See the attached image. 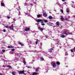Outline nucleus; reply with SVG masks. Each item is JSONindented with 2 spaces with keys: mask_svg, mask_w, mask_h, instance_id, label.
Here are the masks:
<instances>
[{
  "mask_svg": "<svg viewBox=\"0 0 75 75\" xmlns=\"http://www.w3.org/2000/svg\"><path fill=\"white\" fill-rule=\"evenodd\" d=\"M19 74H24V70H23L22 71H19L18 72Z\"/></svg>",
  "mask_w": 75,
  "mask_h": 75,
  "instance_id": "7ed1b4c3",
  "label": "nucleus"
},
{
  "mask_svg": "<svg viewBox=\"0 0 75 75\" xmlns=\"http://www.w3.org/2000/svg\"><path fill=\"white\" fill-rule=\"evenodd\" d=\"M6 17L8 19H10V16H6Z\"/></svg>",
  "mask_w": 75,
  "mask_h": 75,
  "instance_id": "7c9ffc66",
  "label": "nucleus"
},
{
  "mask_svg": "<svg viewBox=\"0 0 75 75\" xmlns=\"http://www.w3.org/2000/svg\"><path fill=\"white\" fill-rule=\"evenodd\" d=\"M28 68H30V67H29V66H28Z\"/></svg>",
  "mask_w": 75,
  "mask_h": 75,
  "instance_id": "49530a36",
  "label": "nucleus"
},
{
  "mask_svg": "<svg viewBox=\"0 0 75 75\" xmlns=\"http://www.w3.org/2000/svg\"><path fill=\"white\" fill-rule=\"evenodd\" d=\"M13 48V46L11 47V48Z\"/></svg>",
  "mask_w": 75,
  "mask_h": 75,
  "instance_id": "a18cd8bd",
  "label": "nucleus"
},
{
  "mask_svg": "<svg viewBox=\"0 0 75 75\" xmlns=\"http://www.w3.org/2000/svg\"><path fill=\"white\" fill-rule=\"evenodd\" d=\"M38 71H39V68H38L36 69V72H38Z\"/></svg>",
  "mask_w": 75,
  "mask_h": 75,
  "instance_id": "aec40b11",
  "label": "nucleus"
},
{
  "mask_svg": "<svg viewBox=\"0 0 75 75\" xmlns=\"http://www.w3.org/2000/svg\"><path fill=\"white\" fill-rule=\"evenodd\" d=\"M43 15L44 17H47V14L45 13H43Z\"/></svg>",
  "mask_w": 75,
  "mask_h": 75,
  "instance_id": "1a4fd4ad",
  "label": "nucleus"
},
{
  "mask_svg": "<svg viewBox=\"0 0 75 75\" xmlns=\"http://www.w3.org/2000/svg\"><path fill=\"white\" fill-rule=\"evenodd\" d=\"M11 51H14V49H11Z\"/></svg>",
  "mask_w": 75,
  "mask_h": 75,
  "instance_id": "c9c22d12",
  "label": "nucleus"
},
{
  "mask_svg": "<svg viewBox=\"0 0 75 75\" xmlns=\"http://www.w3.org/2000/svg\"><path fill=\"white\" fill-rule=\"evenodd\" d=\"M41 23H44V22H43V21L42 20V21H41Z\"/></svg>",
  "mask_w": 75,
  "mask_h": 75,
  "instance_id": "f704fd0d",
  "label": "nucleus"
},
{
  "mask_svg": "<svg viewBox=\"0 0 75 75\" xmlns=\"http://www.w3.org/2000/svg\"><path fill=\"white\" fill-rule=\"evenodd\" d=\"M48 18L50 20H51V19H52L53 18L51 16H49Z\"/></svg>",
  "mask_w": 75,
  "mask_h": 75,
  "instance_id": "f8f14e48",
  "label": "nucleus"
},
{
  "mask_svg": "<svg viewBox=\"0 0 75 75\" xmlns=\"http://www.w3.org/2000/svg\"><path fill=\"white\" fill-rule=\"evenodd\" d=\"M61 12L62 13H63V10L62 9H61Z\"/></svg>",
  "mask_w": 75,
  "mask_h": 75,
  "instance_id": "c85d7f7f",
  "label": "nucleus"
},
{
  "mask_svg": "<svg viewBox=\"0 0 75 75\" xmlns=\"http://www.w3.org/2000/svg\"><path fill=\"white\" fill-rule=\"evenodd\" d=\"M20 14V12H19V14H18V16Z\"/></svg>",
  "mask_w": 75,
  "mask_h": 75,
  "instance_id": "58836bf2",
  "label": "nucleus"
},
{
  "mask_svg": "<svg viewBox=\"0 0 75 75\" xmlns=\"http://www.w3.org/2000/svg\"><path fill=\"white\" fill-rule=\"evenodd\" d=\"M70 50L71 52H74V51L73 50V49H71Z\"/></svg>",
  "mask_w": 75,
  "mask_h": 75,
  "instance_id": "bb28decb",
  "label": "nucleus"
},
{
  "mask_svg": "<svg viewBox=\"0 0 75 75\" xmlns=\"http://www.w3.org/2000/svg\"><path fill=\"white\" fill-rule=\"evenodd\" d=\"M40 24V23H36L37 25H38Z\"/></svg>",
  "mask_w": 75,
  "mask_h": 75,
  "instance_id": "79ce46f5",
  "label": "nucleus"
},
{
  "mask_svg": "<svg viewBox=\"0 0 75 75\" xmlns=\"http://www.w3.org/2000/svg\"><path fill=\"white\" fill-rule=\"evenodd\" d=\"M37 16L38 18H40V17L42 16V14H39L38 15H37Z\"/></svg>",
  "mask_w": 75,
  "mask_h": 75,
  "instance_id": "0eeeda50",
  "label": "nucleus"
},
{
  "mask_svg": "<svg viewBox=\"0 0 75 75\" xmlns=\"http://www.w3.org/2000/svg\"><path fill=\"white\" fill-rule=\"evenodd\" d=\"M56 41L57 42H58V43L59 42V40L57 39V40H56Z\"/></svg>",
  "mask_w": 75,
  "mask_h": 75,
  "instance_id": "393cba45",
  "label": "nucleus"
},
{
  "mask_svg": "<svg viewBox=\"0 0 75 75\" xmlns=\"http://www.w3.org/2000/svg\"><path fill=\"white\" fill-rule=\"evenodd\" d=\"M8 48H11V46H8Z\"/></svg>",
  "mask_w": 75,
  "mask_h": 75,
  "instance_id": "72a5a7b5",
  "label": "nucleus"
},
{
  "mask_svg": "<svg viewBox=\"0 0 75 75\" xmlns=\"http://www.w3.org/2000/svg\"><path fill=\"white\" fill-rule=\"evenodd\" d=\"M23 62L24 63V65H26V62H25V61H23Z\"/></svg>",
  "mask_w": 75,
  "mask_h": 75,
  "instance_id": "5701e85b",
  "label": "nucleus"
},
{
  "mask_svg": "<svg viewBox=\"0 0 75 75\" xmlns=\"http://www.w3.org/2000/svg\"><path fill=\"white\" fill-rule=\"evenodd\" d=\"M62 1H63V2H64V1H65V0H62Z\"/></svg>",
  "mask_w": 75,
  "mask_h": 75,
  "instance_id": "c03bdc74",
  "label": "nucleus"
},
{
  "mask_svg": "<svg viewBox=\"0 0 75 75\" xmlns=\"http://www.w3.org/2000/svg\"><path fill=\"white\" fill-rule=\"evenodd\" d=\"M50 21H52V20H50Z\"/></svg>",
  "mask_w": 75,
  "mask_h": 75,
  "instance_id": "5fc2aeb1",
  "label": "nucleus"
},
{
  "mask_svg": "<svg viewBox=\"0 0 75 75\" xmlns=\"http://www.w3.org/2000/svg\"><path fill=\"white\" fill-rule=\"evenodd\" d=\"M25 30L26 31H29L30 30V28H27L25 29Z\"/></svg>",
  "mask_w": 75,
  "mask_h": 75,
  "instance_id": "9d476101",
  "label": "nucleus"
},
{
  "mask_svg": "<svg viewBox=\"0 0 75 75\" xmlns=\"http://www.w3.org/2000/svg\"><path fill=\"white\" fill-rule=\"evenodd\" d=\"M2 52H3L4 53V52H5V50H2Z\"/></svg>",
  "mask_w": 75,
  "mask_h": 75,
  "instance_id": "cd10ccee",
  "label": "nucleus"
},
{
  "mask_svg": "<svg viewBox=\"0 0 75 75\" xmlns=\"http://www.w3.org/2000/svg\"><path fill=\"white\" fill-rule=\"evenodd\" d=\"M14 21H16V20H15V19H14Z\"/></svg>",
  "mask_w": 75,
  "mask_h": 75,
  "instance_id": "603ef678",
  "label": "nucleus"
},
{
  "mask_svg": "<svg viewBox=\"0 0 75 75\" xmlns=\"http://www.w3.org/2000/svg\"><path fill=\"white\" fill-rule=\"evenodd\" d=\"M61 37H62V38H65V37H66L64 35H61Z\"/></svg>",
  "mask_w": 75,
  "mask_h": 75,
  "instance_id": "dca6fc26",
  "label": "nucleus"
},
{
  "mask_svg": "<svg viewBox=\"0 0 75 75\" xmlns=\"http://www.w3.org/2000/svg\"><path fill=\"white\" fill-rule=\"evenodd\" d=\"M1 6H2L3 7H4V6H5V5L3 2H1Z\"/></svg>",
  "mask_w": 75,
  "mask_h": 75,
  "instance_id": "6e6552de",
  "label": "nucleus"
},
{
  "mask_svg": "<svg viewBox=\"0 0 75 75\" xmlns=\"http://www.w3.org/2000/svg\"><path fill=\"white\" fill-rule=\"evenodd\" d=\"M8 68H11V66L8 65Z\"/></svg>",
  "mask_w": 75,
  "mask_h": 75,
  "instance_id": "a878e982",
  "label": "nucleus"
},
{
  "mask_svg": "<svg viewBox=\"0 0 75 75\" xmlns=\"http://www.w3.org/2000/svg\"><path fill=\"white\" fill-rule=\"evenodd\" d=\"M3 74L2 73H0V75H3Z\"/></svg>",
  "mask_w": 75,
  "mask_h": 75,
  "instance_id": "37998d69",
  "label": "nucleus"
},
{
  "mask_svg": "<svg viewBox=\"0 0 75 75\" xmlns=\"http://www.w3.org/2000/svg\"><path fill=\"white\" fill-rule=\"evenodd\" d=\"M3 67H5V65H3Z\"/></svg>",
  "mask_w": 75,
  "mask_h": 75,
  "instance_id": "09e8293b",
  "label": "nucleus"
},
{
  "mask_svg": "<svg viewBox=\"0 0 75 75\" xmlns=\"http://www.w3.org/2000/svg\"><path fill=\"white\" fill-rule=\"evenodd\" d=\"M67 13H69V9L67 8Z\"/></svg>",
  "mask_w": 75,
  "mask_h": 75,
  "instance_id": "6ab92c4d",
  "label": "nucleus"
},
{
  "mask_svg": "<svg viewBox=\"0 0 75 75\" xmlns=\"http://www.w3.org/2000/svg\"><path fill=\"white\" fill-rule=\"evenodd\" d=\"M40 45H41V46L42 45V44L41 43H40Z\"/></svg>",
  "mask_w": 75,
  "mask_h": 75,
  "instance_id": "8fccbe9b",
  "label": "nucleus"
},
{
  "mask_svg": "<svg viewBox=\"0 0 75 75\" xmlns=\"http://www.w3.org/2000/svg\"><path fill=\"white\" fill-rule=\"evenodd\" d=\"M12 74L13 75H15V74H16V72H15V71H14V72H12Z\"/></svg>",
  "mask_w": 75,
  "mask_h": 75,
  "instance_id": "4be33fe9",
  "label": "nucleus"
},
{
  "mask_svg": "<svg viewBox=\"0 0 75 75\" xmlns=\"http://www.w3.org/2000/svg\"><path fill=\"white\" fill-rule=\"evenodd\" d=\"M14 21H13V22H12V23H14Z\"/></svg>",
  "mask_w": 75,
  "mask_h": 75,
  "instance_id": "3c124183",
  "label": "nucleus"
},
{
  "mask_svg": "<svg viewBox=\"0 0 75 75\" xmlns=\"http://www.w3.org/2000/svg\"><path fill=\"white\" fill-rule=\"evenodd\" d=\"M65 55L66 56L68 55V53H67V52H65Z\"/></svg>",
  "mask_w": 75,
  "mask_h": 75,
  "instance_id": "2f4dec72",
  "label": "nucleus"
},
{
  "mask_svg": "<svg viewBox=\"0 0 75 75\" xmlns=\"http://www.w3.org/2000/svg\"><path fill=\"white\" fill-rule=\"evenodd\" d=\"M19 44H20V45H21L22 46H24V44H23V43H21V42H19Z\"/></svg>",
  "mask_w": 75,
  "mask_h": 75,
  "instance_id": "ddd939ff",
  "label": "nucleus"
},
{
  "mask_svg": "<svg viewBox=\"0 0 75 75\" xmlns=\"http://www.w3.org/2000/svg\"><path fill=\"white\" fill-rule=\"evenodd\" d=\"M62 34H65V36H67L68 34L72 35V34L70 33V32H68L67 31H65L64 33H62Z\"/></svg>",
  "mask_w": 75,
  "mask_h": 75,
  "instance_id": "f03ea898",
  "label": "nucleus"
},
{
  "mask_svg": "<svg viewBox=\"0 0 75 75\" xmlns=\"http://www.w3.org/2000/svg\"><path fill=\"white\" fill-rule=\"evenodd\" d=\"M36 21H37V23H40V22H41L42 21V20L41 19H38L36 20Z\"/></svg>",
  "mask_w": 75,
  "mask_h": 75,
  "instance_id": "20e7f679",
  "label": "nucleus"
},
{
  "mask_svg": "<svg viewBox=\"0 0 75 75\" xmlns=\"http://www.w3.org/2000/svg\"><path fill=\"white\" fill-rule=\"evenodd\" d=\"M6 28H8V29H10V30H13V24H12V25L10 26H5Z\"/></svg>",
  "mask_w": 75,
  "mask_h": 75,
  "instance_id": "f257e3e1",
  "label": "nucleus"
},
{
  "mask_svg": "<svg viewBox=\"0 0 75 75\" xmlns=\"http://www.w3.org/2000/svg\"><path fill=\"white\" fill-rule=\"evenodd\" d=\"M49 24H52V23H49Z\"/></svg>",
  "mask_w": 75,
  "mask_h": 75,
  "instance_id": "a19ab883",
  "label": "nucleus"
},
{
  "mask_svg": "<svg viewBox=\"0 0 75 75\" xmlns=\"http://www.w3.org/2000/svg\"><path fill=\"white\" fill-rule=\"evenodd\" d=\"M39 30H40V31H43V30H44V29L42 28H40V27H39Z\"/></svg>",
  "mask_w": 75,
  "mask_h": 75,
  "instance_id": "9b49d317",
  "label": "nucleus"
},
{
  "mask_svg": "<svg viewBox=\"0 0 75 75\" xmlns=\"http://www.w3.org/2000/svg\"><path fill=\"white\" fill-rule=\"evenodd\" d=\"M35 43L36 45H37V44H38V41H36L35 42Z\"/></svg>",
  "mask_w": 75,
  "mask_h": 75,
  "instance_id": "c756f323",
  "label": "nucleus"
},
{
  "mask_svg": "<svg viewBox=\"0 0 75 75\" xmlns=\"http://www.w3.org/2000/svg\"><path fill=\"white\" fill-rule=\"evenodd\" d=\"M37 75V73L36 72H34L32 74V75Z\"/></svg>",
  "mask_w": 75,
  "mask_h": 75,
  "instance_id": "4468645a",
  "label": "nucleus"
},
{
  "mask_svg": "<svg viewBox=\"0 0 75 75\" xmlns=\"http://www.w3.org/2000/svg\"><path fill=\"white\" fill-rule=\"evenodd\" d=\"M25 5H27V4H28L25 3Z\"/></svg>",
  "mask_w": 75,
  "mask_h": 75,
  "instance_id": "ea45409f",
  "label": "nucleus"
},
{
  "mask_svg": "<svg viewBox=\"0 0 75 75\" xmlns=\"http://www.w3.org/2000/svg\"><path fill=\"white\" fill-rule=\"evenodd\" d=\"M61 16V17H62V16Z\"/></svg>",
  "mask_w": 75,
  "mask_h": 75,
  "instance_id": "4d7b16f0",
  "label": "nucleus"
},
{
  "mask_svg": "<svg viewBox=\"0 0 75 75\" xmlns=\"http://www.w3.org/2000/svg\"><path fill=\"white\" fill-rule=\"evenodd\" d=\"M53 63V62H51V64L52 65L53 68H55V67H56V64H55V63Z\"/></svg>",
  "mask_w": 75,
  "mask_h": 75,
  "instance_id": "39448f33",
  "label": "nucleus"
},
{
  "mask_svg": "<svg viewBox=\"0 0 75 75\" xmlns=\"http://www.w3.org/2000/svg\"><path fill=\"white\" fill-rule=\"evenodd\" d=\"M74 51L75 50V47H74Z\"/></svg>",
  "mask_w": 75,
  "mask_h": 75,
  "instance_id": "de8ad7c7",
  "label": "nucleus"
},
{
  "mask_svg": "<svg viewBox=\"0 0 75 75\" xmlns=\"http://www.w3.org/2000/svg\"><path fill=\"white\" fill-rule=\"evenodd\" d=\"M56 64H57V65H60V63L59 62H56Z\"/></svg>",
  "mask_w": 75,
  "mask_h": 75,
  "instance_id": "2eb2a0df",
  "label": "nucleus"
},
{
  "mask_svg": "<svg viewBox=\"0 0 75 75\" xmlns=\"http://www.w3.org/2000/svg\"><path fill=\"white\" fill-rule=\"evenodd\" d=\"M43 21L44 23H47L48 22V21L47 20L44 19Z\"/></svg>",
  "mask_w": 75,
  "mask_h": 75,
  "instance_id": "f3484780",
  "label": "nucleus"
},
{
  "mask_svg": "<svg viewBox=\"0 0 75 75\" xmlns=\"http://www.w3.org/2000/svg\"><path fill=\"white\" fill-rule=\"evenodd\" d=\"M14 7H15V6H14Z\"/></svg>",
  "mask_w": 75,
  "mask_h": 75,
  "instance_id": "6e6d98bb",
  "label": "nucleus"
},
{
  "mask_svg": "<svg viewBox=\"0 0 75 75\" xmlns=\"http://www.w3.org/2000/svg\"><path fill=\"white\" fill-rule=\"evenodd\" d=\"M56 24L57 25H59V22H56Z\"/></svg>",
  "mask_w": 75,
  "mask_h": 75,
  "instance_id": "a211bd4d",
  "label": "nucleus"
},
{
  "mask_svg": "<svg viewBox=\"0 0 75 75\" xmlns=\"http://www.w3.org/2000/svg\"><path fill=\"white\" fill-rule=\"evenodd\" d=\"M40 59H41L42 61H44V58L43 57H41Z\"/></svg>",
  "mask_w": 75,
  "mask_h": 75,
  "instance_id": "b1692460",
  "label": "nucleus"
},
{
  "mask_svg": "<svg viewBox=\"0 0 75 75\" xmlns=\"http://www.w3.org/2000/svg\"><path fill=\"white\" fill-rule=\"evenodd\" d=\"M68 18H66L65 20H66V21H68Z\"/></svg>",
  "mask_w": 75,
  "mask_h": 75,
  "instance_id": "e433bc0d",
  "label": "nucleus"
},
{
  "mask_svg": "<svg viewBox=\"0 0 75 75\" xmlns=\"http://www.w3.org/2000/svg\"><path fill=\"white\" fill-rule=\"evenodd\" d=\"M52 58V57H51V58Z\"/></svg>",
  "mask_w": 75,
  "mask_h": 75,
  "instance_id": "864d4df0",
  "label": "nucleus"
},
{
  "mask_svg": "<svg viewBox=\"0 0 75 75\" xmlns=\"http://www.w3.org/2000/svg\"><path fill=\"white\" fill-rule=\"evenodd\" d=\"M41 24H42V25L43 26L45 25V24L44 23H42Z\"/></svg>",
  "mask_w": 75,
  "mask_h": 75,
  "instance_id": "473e14b6",
  "label": "nucleus"
},
{
  "mask_svg": "<svg viewBox=\"0 0 75 75\" xmlns=\"http://www.w3.org/2000/svg\"><path fill=\"white\" fill-rule=\"evenodd\" d=\"M60 19L62 21H63L64 20V18H60Z\"/></svg>",
  "mask_w": 75,
  "mask_h": 75,
  "instance_id": "412c9836",
  "label": "nucleus"
},
{
  "mask_svg": "<svg viewBox=\"0 0 75 75\" xmlns=\"http://www.w3.org/2000/svg\"><path fill=\"white\" fill-rule=\"evenodd\" d=\"M49 51L50 52V53H51V52H52V51H53V48H51V49H50L49 50Z\"/></svg>",
  "mask_w": 75,
  "mask_h": 75,
  "instance_id": "423d86ee",
  "label": "nucleus"
},
{
  "mask_svg": "<svg viewBox=\"0 0 75 75\" xmlns=\"http://www.w3.org/2000/svg\"><path fill=\"white\" fill-rule=\"evenodd\" d=\"M3 31L4 32V33H5V32H6V30H3Z\"/></svg>",
  "mask_w": 75,
  "mask_h": 75,
  "instance_id": "4c0bfd02",
  "label": "nucleus"
}]
</instances>
